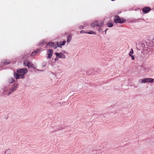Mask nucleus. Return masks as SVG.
Returning <instances> with one entry per match:
<instances>
[{
  "instance_id": "f257e3e1",
  "label": "nucleus",
  "mask_w": 154,
  "mask_h": 154,
  "mask_svg": "<svg viewBox=\"0 0 154 154\" xmlns=\"http://www.w3.org/2000/svg\"><path fill=\"white\" fill-rule=\"evenodd\" d=\"M27 70L26 68H23L20 69L17 71V73L15 74L14 77L16 79L23 78L24 77V75L27 73Z\"/></svg>"
},
{
  "instance_id": "f03ea898",
  "label": "nucleus",
  "mask_w": 154,
  "mask_h": 154,
  "mask_svg": "<svg viewBox=\"0 0 154 154\" xmlns=\"http://www.w3.org/2000/svg\"><path fill=\"white\" fill-rule=\"evenodd\" d=\"M103 23L102 21L100 20H98L94 21V23H92L91 26L93 27L95 26H98L99 27H100L103 26Z\"/></svg>"
},
{
  "instance_id": "7ed1b4c3",
  "label": "nucleus",
  "mask_w": 154,
  "mask_h": 154,
  "mask_svg": "<svg viewBox=\"0 0 154 154\" xmlns=\"http://www.w3.org/2000/svg\"><path fill=\"white\" fill-rule=\"evenodd\" d=\"M114 21L115 23H122L125 22V20L123 19H121L119 16H115L114 18Z\"/></svg>"
},
{
  "instance_id": "20e7f679",
  "label": "nucleus",
  "mask_w": 154,
  "mask_h": 154,
  "mask_svg": "<svg viewBox=\"0 0 154 154\" xmlns=\"http://www.w3.org/2000/svg\"><path fill=\"white\" fill-rule=\"evenodd\" d=\"M140 83H145L146 82H152L153 81V79L152 78H147L145 79H142L140 80Z\"/></svg>"
},
{
  "instance_id": "39448f33",
  "label": "nucleus",
  "mask_w": 154,
  "mask_h": 154,
  "mask_svg": "<svg viewBox=\"0 0 154 154\" xmlns=\"http://www.w3.org/2000/svg\"><path fill=\"white\" fill-rule=\"evenodd\" d=\"M151 10V8L149 7H145L142 9V11L143 13L146 14L148 13Z\"/></svg>"
},
{
  "instance_id": "423d86ee",
  "label": "nucleus",
  "mask_w": 154,
  "mask_h": 154,
  "mask_svg": "<svg viewBox=\"0 0 154 154\" xmlns=\"http://www.w3.org/2000/svg\"><path fill=\"white\" fill-rule=\"evenodd\" d=\"M55 54L57 57H58L59 58L64 59L66 57L62 53H58L56 52L55 53Z\"/></svg>"
},
{
  "instance_id": "0eeeda50",
  "label": "nucleus",
  "mask_w": 154,
  "mask_h": 154,
  "mask_svg": "<svg viewBox=\"0 0 154 154\" xmlns=\"http://www.w3.org/2000/svg\"><path fill=\"white\" fill-rule=\"evenodd\" d=\"M18 85L17 84L15 85L12 88L11 90V92L9 91L8 93V95H10L11 93H13V92L15 91L18 88Z\"/></svg>"
},
{
  "instance_id": "6e6552de",
  "label": "nucleus",
  "mask_w": 154,
  "mask_h": 154,
  "mask_svg": "<svg viewBox=\"0 0 154 154\" xmlns=\"http://www.w3.org/2000/svg\"><path fill=\"white\" fill-rule=\"evenodd\" d=\"M49 45V46L50 47H54V48H57V45L56 46V44H55V43L53 42H48L47 44V45Z\"/></svg>"
},
{
  "instance_id": "1a4fd4ad",
  "label": "nucleus",
  "mask_w": 154,
  "mask_h": 154,
  "mask_svg": "<svg viewBox=\"0 0 154 154\" xmlns=\"http://www.w3.org/2000/svg\"><path fill=\"white\" fill-rule=\"evenodd\" d=\"M66 43V41H64L63 42H60V43L57 42L56 45H57V47L61 48L62 45H64Z\"/></svg>"
},
{
  "instance_id": "9d476101",
  "label": "nucleus",
  "mask_w": 154,
  "mask_h": 154,
  "mask_svg": "<svg viewBox=\"0 0 154 154\" xmlns=\"http://www.w3.org/2000/svg\"><path fill=\"white\" fill-rule=\"evenodd\" d=\"M53 50L51 49H49L48 51V58L50 59L52 57L53 55Z\"/></svg>"
},
{
  "instance_id": "9b49d317",
  "label": "nucleus",
  "mask_w": 154,
  "mask_h": 154,
  "mask_svg": "<svg viewBox=\"0 0 154 154\" xmlns=\"http://www.w3.org/2000/svg\"><path fill=\"white\" fill-rule=\"evenodd\" d=\"M134 53V51L133 50L132 48H131V51H130L129 55L132 58V60H134V56L133 55H132V54H133Z\"/></svg>"
},
{
  "instance_id": "f8f14e48",
  "label": "nucleus",
  "mask_w": 154,
  "mask_h": 154,
  "mask_svg": "<svg viewBox=\"0 0 154 154\" xmlns=\"http://www.w3.org/2000/svg\"><path fill=\"white\" fill-rule=\"evenodd\" d=\"M24 64L25 65H26L28 67H31L32 65V64L31 63L28 62L27 63L25 61H24Z\"/></svg>"
},
{
  "instance_id": "ddd939ff",
  "label": "nucleus",
  "mask_w": 154,
  "mask_h": 154,
  "mask_svg": "<svg viewBox=\"0 0 154 154\" xmlns=\"http://www.w3.org/2000/svg\"><path fill=\"white\" fill-rule=\"evenodd\" d=\"M40 51V49H38L36 51H34L31 54V56H33L36 55V54H37L38 52Z\"/></svg>"
},
{
  "instance_id": "4468645a",
  "label": "nucleus",
  "mask_w": 154,
  "mask_h": 154,
  "mask_svg": "<svg viewBox=\"0 0 154 154\" xmlns=\"http://www.w3.org/2000/svg\"><path fill=\"white\" fill-rule=\"evenodd\" d=\"M72 37L71 35H69L68 36L67 40V42L68 43L70 42L72 39Z\"/></svg>"
},
{
  "instance_id": "2eb2a0df",
  "label": "nucleus",
  "mask_w": 154,
  "mask_h": 154,
  "mask_svg": "<svg viewBox=\"0 0 154 154\" xmlns=\"http://www.w3.org/2000/svg\"><path fill=\"white\" fill-rule=\"evenodd\" d=\"M107 25L108 27H112L113 26V24L112 23H107Z\"/></svg>"
},
{
  "instance_id": "dca6fc26",
  "label": "nucleus",
  "mask_w": 154,
  "mask_h": 154,
  "mask_svg": "<svg viewBox=\"0 0 154 154\" xmlns=\"http://www.w3.org/2000/svg\"><path fill=\"white\" fill-rule=\"evenodd\" d=\"M86 33L88 34H96V32H93V31H91L90 32H87Z\"/></svg>"
},
{
  "instance_id": "f3484780",
  "label": "nucleus",
  "mask_w": 154,
  "mask_h": 154,
  "mask_svg": "<svg viewBox=\"0 0 154 154\" xmlns=\"http://www.w3.org/2000/svg\"><path fill=\"white\" fill-rule=\"evenodd\" d=\"M10 90V88L9 87H8L7 88H5V90L4 91L5 92L8 91L9 90Z\"/></svg>"
},
{
  "instance_id": "a211bd4d",
  "label": "nucleus",
  "mask_w": 154,
  "mask_h": 154,
  "mask_svg": "<svg viewBox=\"0 0 154 154\" xmlns=\"http://www.w3.org/2000/svg\"><path fill=\"white\" fill-rule=\"evenodd\" d=\"M10 80H11V81H9V82L11 83H12L14 81V79L13 78L11 79Z\"/></svg>"
},
{
  "instance_id": "6ab92c4d",
  "label": "nucleus",
  "mask_w": 154,
  "mask_h": 154,
  "mask_svg": "<svg viewBox=\"0 0 154 154\" xmlns=\"http://www.w3.org/2000/svg\"><path fill=\"white\" fill-rule=\"evenodd\" d=\"M102 31V29H101L100 28L98 29V31L99 32H101Z\"/></svg>"
},
{
  "instance_id": "aec40b11",
  "label": "nucleus",
  "mask_w": 154,
  "mask_h": 154,
  "mask_svg": "<svg viewBox=\"0 0 154 154\" xmlns=\"http://www.w3.org/2000/svg\"><path fill=\"white\" fill-rule=\"evenodd\" d=\"M80 32L81 34H82V33H85V31L84 30H82L81 31H80Z\"/></svg>"
},
{
  "instance_id": "412c9836",
  "label": "nucleus",
  "mask_w": 154,
  "mask_h": 154,
  "mask_svg": "<svg viewBox=\"0 0 154 154\" xmlns=\"http://www.w3.org/2000/svg\"><path fill=\"white\" fill-rule=\"evenodd\" d=\"M10 151H11V150L9 149H8L5 152V153H6L7 152H10Z\"/></svg>"
},
{
  "instance_id": "4be33fe9",
  "label": "nucleus",
  "mask_w": 154,
  "mask_h": 154,
  "mask_svg": "<svg viewBox=\"0 0 154 154\" xmlns=\"http://www.w3.org/2000/svg\"><path fill=\"white\" fill-rule=\"evenodd\" d=\"M106 31H105V34H106Z\"/></svg>"
},
{
  "instance_id": "5701e85b",
  "label": "nucleus",
  "mask_w": 154,
  "mask_h": 154,
  "mask_svg": "<svg viewBox=\"0 0 154 154\" xmlns=\"http://www.w3.org/2000/svg\"><path fill=\"white\" fill-rule=\"evenodd\" d=\"M108 29H106L105 31H107V30Z\"/></svg>"
}]
</instances>
